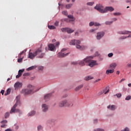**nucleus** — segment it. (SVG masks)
<instances>
[{
	"instance_id": "4468645a",
	"label": "nucleus",
	"mask_w": 131,
	"mask_h": 131,
	"mask_svg": "<svg viewBox=\"0 0 131 131\" xmlns=\"http://www.w3.org/2000/svg\"><path fill=\"white\" fill-rule=\"evenodd\" d=\"M68 19H64V21L66 22H71V21H74L75 19L74 17L72 15H70L68 16Z\"/></svg>"
},
{
	"instance_id": "3c124183",
	"label": "nucleus",
	"mask_w": 131,
	"mask_h": 131,
	"mask_svg": "<svg viewBox=\"0 0 131 131\" xmlns=\"http://www.w3.org/2000/svg\"><path fill=\"white\" fill-rule=\"evenodd\" d=\"M8 121L7 120H3L1 121V123H7Z\"/></svg>"
},
{
	"instance_id": "5701e85b",
	"label": "nucleus",
	"mask_w": 131,
	"mask_h": 131,
	"mask_svg": "<svg viewBox=\"0 0 131 131\" xmlns=\"http://www.w3.org/2000/svg\"><path fill=\"white\" fill-rule=\"evenodd\" d=\"M116 66H117V64H116V63H114L110 64V67L111 68H112V69H113V68H115Z\"/></svg>"
},
{
	"instance_id": "4be33fe9",
	"label": "nucleus",
	"mask_w": 131,
	"mask_h": 131,
	"mask_svg": "<svg viewBox=\"0 0 131 131\" xmlns=\"http://www.w3.org/2000/svg\"><path fill=\"white\" fill-rule=\"evenodd\" d=\"M113 72H114V70H107L106 71V74H109V73H113Z\"/></svg>"
},
{
	"instance_id": "338daca9",
	"label": "nucleus",
	"mask_w": 131,
	"mask_h": 131,
	"mask_svg": "<svg viewBox=\"0 0 131 131\" xmlns=\"http://www.w3.org/2000/svg\"><path fill=\"white\" fill-rule=\"evenodd\" d=\"M117 74H119V73H120V72L119 71H117Z\"/></svg>"
},
{
	"instance_id": "f03ea898",
	"label": "nucleus",
	"mask_w": 131,
	"mask_h": 131,
	"mask_svg": "<svg viewBox=\"0 0 131 131\" xmlns=\"http://www.w3.org/2000/svg\"><path fill=\"white\" fill-rule=\"evenodd\" d=\"M16 103L14 105V106L11 108V110L10 111V113H15V112H20L19 109H16L17 107V106L20 104V96H18L16 98Z\"/></svg>"
},
{
	"instance_id": "6e6552de",
	"label": "nucleus",
	"mask_w": 131,
	"mask_h": 131,
	"mask_svg": "<svg viewBox=\"0 0 131 131\" xmlns=\"http://www.w3.org/2000/svg\"><path fill=\"white\" fill-rule=\"evenodd\" d=\"M65 51H66V49H62L61 51V52L58 53L57 56L59 58H63L64 57H66V56H67L69 53H66L64 52Z\"/></svg>"
},
{
	"instance_id": "1a4fd4ad",
	"label": "nucleus",
	"mask_w": 131,
	"mask_h": 131,
	"mask_svg": "<svg viewBox=\"0 0 131 131\" xmlns=\"http://www.w3.org/2000/svg\"><path fill=\"white\" fill-rule=\"evenodd\" d=\"M90 61L91 59H90V57H87L83 60H81V61L79 62V64H80V66H84V65H85V63H88Z\"/></svg>"
},
{
	"instance_id": "b1692460",
	"label": "nucleus",
	"mask_w": 131,
	"mask_h": 131,
	"mask_svg": "<svg viewBox=\"0 0 131 131\" xmlns=\"http://www.w3.org/2000/svg\"><path fill=\"white\" fill-rule=\"evenodd\" d=\"M67 32L68 33H72V32H74V30L71 29V28H68Z\"/></svg>"
},
{
	"instance_id": "de8ad7c7",
	"label": "nucleus",
	"mask_w": 131,
	"mask_h": 131,
	"mask_svg": "<svg viewBox=\"0 0 131 131\" xmlns=\"http://www.w3.org/2000/svg\"><path fill=\"white\" fill-rule=\"evenodd\" d=\"M116 96H117V98H120V97H121V94H120V93L117 94H116Z\"/></svg>"
},
{
	"instance_id": "9d476101",
	"label": "nucleus",
	"mask_w": 131,
	"mask_h": 131,
	"mask_svg": "<svg viewBox=\"0 0 131 131\" xmlns=\"http://www.w3.org/2000/svg\"><path fill=\"white\" fill-rule=\"evenodd\" d=\"M88 58H89V59H90V62H88V63H89V66L90 67H94V66H95V65H96L97 62L96 61H94V60H92V59H93V57L92 56H89L88 57Z\"/></svg>"
},
{
	"instance_id": "2f4dec72",
	"label": "nucleus",
	"mask_w": 131,
	"mask_h": 131,
	"mask_svg": "<svg viewBox=\"0 0 131 131\" xmlns=\"http://www.w3.org/2000/svg\"><path fill=\"white\" fill-rule=\"evenodd\" d=\"M113 14L114 15V16H120L121 15V13H120V12H115L113 13Z\"/></svg>"
},
{
	"instance_id": "473e14b6",
	"label": "nucleus",
	"mask_w": 131,
	"mask_h": 131,
	"mask_svg": "<svg viewBox=\"0 0 131 131\" xmlns=\"http://www.w3.org/2000/svg\"><path fill=\"white\" fill-rule=\"evenodd\" d=\"M23 72H24V70H19L18 71V74H21V75H22V73H23Z\"/></svg>"
},
{
	"instance_id": "412c9836",
	"label": "nucleus",
	"mask_w": 131,
	"mask_h": 131,
	"mask_svg": "<svg viewBox=\"0 0 131 131\" xmlns=\"http://www.w3.org/2000/svg\"><path fill=\"white\" fill-rule=\"evenodd\" d=\"M35 68H36V66H31L29 68H28L27 70L28 71H30V70H33V69H35Z\"/></svg>"
},
{
	"instance_id": "a19ab883",
	"label": "nucleus",
	"mask_w": 131,
	"mask_h": 131,
	"mask_svg": "<svg viewBox=\"0 0 131 131\" xmlns=\"http://www.w3.org/2000/svg\"><path fill=\"white\" fill-rule=\"evenodd\" d=\"M22 61H23V58H20L18 59V60H17L18 63H21V62H22Z\"/></svg>"
},
{
	"instance_id": "774afa93",
	"label": "nucleus",
	"mask_w": 131,
	"mask_h": 131,
	"mask_svg": "<svg viewBox=\"0 0 131 131\" xmlns=\"http://www.w3.org/2000/svg\"><path fill=\"white\" fill-rule=\"evenodd\" d=\"M128 86H131V83L128 84Z\"/></svg>"
},
{
	"instance_id": "58836bf2",
	"label": "nucleus",
	"mask_w": 131,
	"mask_h": 131,
	"mask_svg": "<svg viewBox=\"0 0 131 131\" xmlns=\"http://www.w3.org/2000/svg\"><path fill=\"white\" fill-rule=\"evenodd\" d=\"M9 115H10V113H5V118L9 117Z\"/></svg>"
},
{
	"instance_id": "e2e57ef3",
	"label": "nucleus",
	"mask_w": 131,
	"mask_h": 131,
	"mask_svg": "<svg viewBox=\"0 0 131 131\" xmlns=\"http://www.w3.org/2000/svg\"><path fill=\"white\" fill-rule=\"evenodd\" d=\"M100 80H101V79H98L97 80H96V82H98V81H100Z\"/></svg>"
},
{
	"instance_id": "49530a36",
	"label": "nucleus",
	"mask_w": 131,
	"mask_h": 131,
	"mask_svg": "<svg viewBox=\"0 0 131 131\" xmlns=\"http://www.w3.org/2000/svg\"><path fill=\"white\" fill-rule=\"evenodd\" d=\"M54 25L55 26H59V21H55L54 23Z\"/></svg>"
},
{
	"instance_id": "37998d69",
	"label": "nucleus",
	"mask_w": 131,
	"mask_h": 131,
	"mask_svg": "<svg viewBox=\"0 0 131 131\" xmlns=\"http://www.w3.org/2000/svg\"><path fill=\"white\" fill-rule=\"evenodd\" d=\"M95 131H104V129L101 128H97L94 130Z\"/></svg>"
},
{
	"instance_id": "5fc2aeb1",
	"label": "nucleus",
	"mask_w": 131,
	"mask_h": 131,
	"mask_svg": "<svg viewBox=\"0 0 131 131\" xmlns=\"http://www.w3.org/2000/svg\"><path fill=\"white\" fill-rule=\"evenodd\" d=\"M98 122V120L97 119H95L94 120V123H97Z\"/></svg>"
},
{
	"instance_id": "f3484780",
	"label": "nucleus",
	"mask_w": 131,
	"mask_h": 131,
	"mask_svg": "<svg viewBox=\"0 0 131 131\" xmlns=\"http://www.w3.org/2000/svg\"><path fill=\"white\" fill-rule=\"evenodd\" d=\"M107 109H110V110H112V111H114L115 109H116V106L114 105H112L111 106L108 105L107 106Z\"/></svg>"
},
{
	"instance_id": "09e8293b",
	"label": "nucleus",
	"mask_w": 131,
	"mask_h": 131,
	"mask_svg": "<svg viewBox=\"0 0 131 131\" xmlns=\"http://www.w3.org/2000/svg\"><path fill=\"white\" fill-rule=\"evenodd\" d=\"M71 64H72L73 65H77L78 62H72Z\"/></svg>"
},
{
	"instance_id": "6e6d98bb",
	"label": "nucleus",
	"mask_w": 131,
	"mask_h": 131,
	"mask_svg": "<svg viewBox=\"0 0 131 131\" xmlns=\"http://www.w3.org/2000/svg\"><path fill=\"white\" fill-rule=\"evenodd\" d=\"M1 93L2 94V95H4V94H5V90H2Z\"/></svg>"
},
{
	"instance_id": "79ce46f5",
	"label": "nucleus",
	"mask_w": 131,
	"mask_h": 131,
	"mask_svg": "<svg viewBox=\"0 0 131 131\" xmlns=\"http://www.w3.org/2000/svg\"><path fill=\"white\" fill-rule=\"evenodd\" d=\"M38 69H39V70H43V67L39 66L38 67Z\"/></svg>"
},
{
	"instance_id": "423d86ee",
	"label": "nucleus",
	"mask_w": 131,
	"mask_h": 131,
	"mask_svg": "<svg viewBox=\"0 0 131 131\" xmlns=\"http://www.w3.org/2000/svg\"><path fill=\"white\" fill-rule=\"evenodd\" d=\"M40 53H41V50L39 49L37 50L36 52L34 53L30 52L29 53V58H30V59H33V58H34V57H35L36 55H38Z\"/></svg>"
},
{
	"instance_id": "f704fd0d",
	"label": "nucleus",
	"mask_w": 131,
	"mask_h": 131,
	"mask_svg": "<svg viewBox=\"0 0 131 131\" xmlns=\"http://www.w3.org/2000/svg\"><path fill=\"white\" fill-rule=\"evenodd\" d=\"M62 13L63 14V15H64L65 16H67V15H68V13L66 11H62Z\"/></svg>"
},
{
	"instance_id": "dca6fc26",
	"label": "nucleus",
	"mask_w": 131,
	"mask_h": 131,
	"mask_svg": "<svg viewBox=\"0 0 131 131\" xmlns=\"http://www.w3.org/2000/svg\"><path fill=\"white\" fill-rule=\"evenodd\" d=\"M49 51H53L55 50V45L54 44H49L48 45Z\"/></svg>"
},
{
	"instance_id": "0e129e2a",
	"label": "nucleus",
	"mask_w": 131,
	"mask_h": 131,
	"mask_svg": "<svg viewBox=\"0 0 131 131\" xmlns=\"http://www.w3.org/2000/svg\"><path fill=\"white\" fill-rule=\"evenodd\" d=\"M127 66L128 67H131V64L128 63Z\"/></svg>"
},
{
	"instance_id": "052dcab7",
	"label": "nucleus",
	"mask_w": 131,
	"mask_h": 131,
	"mask_svg": "<svg viewBox=\"0 0 131 131\" xmlns=\"http://www.w3.org/2000/svg\"><path fill=\"white\" fill-rule=\"evenodd\" d=\"M124 80H125V79H122L120 81V82H122V81H124Z\"/></svg>"
},
{
	"instance_id": "864d4df0",
	"label": "nucleus",
	"mask_w": 131,
	"mask_h": 131,
	"mask_svg": "<svg viewBox=\"0 0 131 131\" xmlns=\"http://www.w3.org/2000/svg\"><path fill=\"white\" fill-rule=\"evenodd\" d=\"M6 126H7L6 124H3L1 125V127H4V128H5Z\"/></svg>"
},
{
	"instance_id": "0eeeda50",
	"label": "nucleus",
	"mask_w": 131,
	"mask_h": 131,
	"mask_svg": "<svg viewBox=\"0 0 131 131\" xmlns=\"http://www.w3.org/2000/svg\"><path fill=\"white\" fill-rule=\"evenodd\" d=\"M118 33L119 34H129V35L127 37H121L120 39H125V38H126V37H131V33L129 31H121L118 32ZM130 33V34H129Z\"/></svg>"
},
{
	"instance_id": "a18cd8bd",
	"label": "nucleus",
	"mask_w": 131,
	"mask_h": 131,
	"mask_svg": "<svg viewBox=\"0 0 131 131\" xmlns=\"http://www.w3.org/2000/svg\"><path fill=\"white\" fill-rule=\"evenodd\" d=\"M23 54H24V51H22L21 53L18 55V58H21V55H23Z\"/></svg>"
},
{
	"instance_id": "8fccbe9b",
	"label": "nucleus",
	"mask_w": 131,
	"mask_h": 131,
	"mask_svg": "<svg viewBox=\"0 0 131 131\" xmlns=\"http://www.w3.org/2000/svg\"><path fill=\"white\" fill-rule=\"evenodd\" d=\"M22 75L20 74H18L17 75H16V78H19V77H20Z\"/></svg>"
},
{
	"instance_id": "c756f323",
	"label": "nucleus",
	"mask_w": 131,
	"mask_h": 131,
	"mask_svg": "<svg viewBox=\"0 0 131 131\" xmlns=\"http://www.w3.org/2000/svg\"><path fill=\"white\" fill-rule=\"evenodd\" d=\"M48 28L49 29H56V27H55L54 26L48 25Z\"/></svg>"
},
{
	"instance_id": "aec40b11",
	"label": "nucleus",
	"mask_w": 131,
	"mask_h": 131,
	"mask_svg": "<svg viewBox=\"0 0 131 131\" xmlns=\"http://www.w3.org/2000/svg\"><path fill=\"white\" fill-rule=\"evenodd\" d=\"M82 88H83V84H81L78 86H77L75 89V91H76V92H77V91H79V90H80L81 89H82Z\"/></svg>"
},
{
	"instance_id": "4c0bfd02",
	"label": "nucleus",
	"mask_w": 131,
	"mask_h": 131,
	"mask_svg": "<svg viewBox=\"0 0 131 131\" xmlns=\"http://www.w3.org/2000/svg\"><path fill=\"white\" fill-rule=\"evenodd\" d=\"M30 74L29 73H26L23 74V76H29Z\"/></svg>"
},
{
	"instance_id": "7c9ffc66",
	"label": "nucleus",
	"mask_w": 131,
	"mask_h": 131,
	"mask_svg": "<svg viewBox=\"0 0 131 131\" xmlns=\"http://www.w3.org/2000/svg\"><path fill=\"white\" fill-rule=\"evenodd\" d=\"M113 23V21H106L105 22V24L106 25H111V24H112Z\"/></svg>"
},
{
	"instance_id": "6ab92c4d",
	"label": "nucleus",
	"mask_w": 131,
	"mask_h": 131,
	"mask_svg": "<svg viewBox=\"0 0 131 131\" xmlns=\"http://www.w3.org/2000/svg\"><path fill=\"white\" fill-rule=\"evenodd\" d=\"M90 26H93V25H94V26H99L100 25V24L98 23H94V22H91L89 24Z\"/></svg>"
},
{
	"instance_id": "69168bd1",
	"label": "nucleus",
	"mask_w": 131,
	"mask_h": 131,
	"mask_svg": "<svg viewBox=\"0 0 131 131\" xmlns=\"http://www.w3.org/2000/svg\"><path fill=\"white\" fill-rule=\"evenodd\" d=\"M67 95H65L63 96V98H67Z\"/></svg>"
},
{
	"instance_id": "bf43d9fd",
	"label": "nucleus",
	"mask_w": 131,
	"mask_h": 131,
	"mask_svg": "<svg viewBox=\"0 0 131 131\" xmlns=\"http://www.w3.org/2000/svg\"><path fill=\"white\" fill-rule=\"evenodd\" d=\"M112 20H113V21H117V18H112Z\"/></svg>"
},
{
	"instance_id": "cd10ccee",
	"label": "nucleus",
	"mask_w": 131,
	"mask_h": 131,
	"mask_svg": "<svg viewBox=\"0 0 131 131\" xmlns=\"http://www.w3.org/2000/svg\"><path fill=\"white\" fill-rule=\"evenodd\" d=\"M73 5V4H68L66 5V9H70V8H71V7H72Z\"/></svg>"
},
{
	"instance_id": "c03bdc74",
	"label": "nucleus",
	"mask_w": 131,
	"mask_h": 131,
	"mask_svg": "<svg viewBox=\"0 0 131 131\" xmlns=\"http://www.w3.org/2000/svg\"><path fill=\"white\" fill-rule=\"evenodd\" d=\"M130 98H131V97L128 96L126 97L125 100L127 101H128V100H130Z\"/></svg>"
},
{
	"instance_id": "393cba45",
	"label": "nucleus",
	"mask_w": 131,
	"mask_h": 131,
	"mask_svg": "<svg viewBox=\"0 0 131 131\" xmlns=\"http://www.w3.org/2000/svg\"><path fill=\"white\" fill-rule=\"evenodd\" d=\"M93 78H94V77H93L92 76H87L85 78V80L88 81V80H90L91 79H93Z\"/></svg>"
},
{
	"instance_id": "f257e3e1",
	"label": "nucleus",
	"mask_w": 131,
	"mask_h": 131,
	"mask_svg": "<svg viewBox=\"0 0 131 131\" xmlns=\"http://www.w3.org/2000/svg\"><path fill=\"white\" fill-rule=\"evenodd\" d=\"M70 45H71V46H75L76 45V49H78L79 50H80L81 51H82V50H84V49L85 48V47H84V46H81L80 45V41L78 40H72L70 42Z\"/></svg>"
},
{
	"instance_id": "72a5a7b5",
	"label": "nucleus",
	"mask_w": 131,
	"mask_h": 131,
	"mask_svg": "<svg viewBox=\"0 0 131 131\" xmlns=\"http://www.w3.org/2000/svg\"><path fill=\"white\" fill-rule=\"evenodd\" d=\"M94 2H89L87 3L88 6H93L94 5Z\"/></svg>"
},
{
	"instance_id": "39448f33",
	"label": "nucleus",
	"mask_w": 131,
	"mask_h": 131,
	"mask_svg": "<svg viewBox=\"0 0 131 131\" xmlns=\"http://www.w3.org/2000/svg\"><path fill=\"white\" fill-rule=\"evenodd\" d=\"M94 8L98 11V12H100V13H104L105 12V9H104V7L102 4H97Z\"/></svg>"
},
{
	"instance_id": "bb28decb",
	"label": "nucleus",
	"mask_w": 131,
	"mask_h": 131,
	"mask_svg": "<svg viewBox=\"0 0 131 131\" xmlns=\"http://www.w3.org/2000/svg\"><path fill=\"white\" fill-rule=\"evenodd\" d=\"M35 114V112L32 111L30 113H29L28 116H33Z\"/></svg>"
},
{
	"instance_id": "a878e982",
	"label": "nucleus",
	"mask_w": 131,
	"mask_h": 131,
	"mask_svg": "<svg viewBox=\"0 0 131 131\" xmlns=\"http://www.w3.org/2000/svg\"><path fill=\"white\" fill-rule=\"evenodd\" d=\"M10 93H11V89H8L7 90L6 93L5 94V96H8V95H10Z\"/></svg>"
},
{
	"instance_id": "680f3d73",
	"label": "nucleus",
	"mask_w": 131,
	"mask_h": 131,
	"mask_svg": "<svg viewBox=\"0 0 131 131\" xmlns=\"http://www.w3.org/2000/svg\"><path fill=\"white\" fill-rule=\"evenodd\" d=\"M127 4H129V5H131V1H127Z\"/></svg>"
},
{
	"instance_id": "2eb2a0df",
	"label": "nucleus",
	"mask_w": 131,
	"mask_h": 131,
	"mask_svg": "<svg viewBox=\"0 0 131 131\" xmlns=\"http://www.w3.org/2000/svg\"><path fill=\"white\" fill-rule=\"evenodd\" d=\"M49 109V106L46 104H44L42 105V110L43 112H47V111Z\"/></svg>"
},
{
	"instance_id": "ea45409f",
	"label": "nucleus",
	"mask_w": 131,
	"mask_h": 131,
	"mask_svg": "<svg viewBox=\"0 0 131 131\" xmlns=\"http://www.w3.org/2000/svg\"><path fill=\"white\" fill-rule=\"evenodd\" d=\"M113 53H109L108 54V57L109 58H111V57H113Z\"/></svg>"
},
{
	"instance_id": "c9c22d12",
	"label": "nucleus",
	"mask_w": 131,
	"mask_h": 131,
	"mask_svg": "<svg viewBox=\"0 0 131 131\" xmlns=\"http://www.w3.org/2000/svg\"><path fill=\"white\" fill-rule=\"evenodd\" d=\"M44 56H45V53H41L40 54V56H38V58H40L41 59L42 58H43Z\"/></svg>"
},
{
	"instance_id": "603ef678",
	"label": "nucleus",
	"mask_w": 131,
	"mask_h": 131,
	"mask_svg": "<svg viewBox=\"0 0 131 131\" xmlns=\"http://www.w3.org/2000/svg\"><path fill=\"white\" fill-rule=\"evenodd\" d=\"M95 31H96V29H93L90 30V32H95Z\"/></svg>"
},
{
	"instance_id": "4d7b16f0",
	"label": "nucleus",
	"mask_w": 131,
	"mask_h": 131,
	"mask_svg": "<svg viewBox=\"0 0 131 131\" xmlns=\"http://www.w3.org/2000/svg\"><path fill=\"white\" fill-rule=\"evenodd\" d=\"M59 45H60V42H56V47H58Z\"/></svg>"
},
{
	"instance_id": "ddd939ff",
	"label": "nucleus",
	"mask_w": 131,
	"mask_h": 131,
	"mask_svg": "<svg viewBox=\"0 0 131 131\" xmlns=\"http://www.w3.org/2000/svg\"><path fill=\"white\" fill-rule=\"evenodd\" d=\"M114 9L112 7H106L104 9V13H107V12H113Z\"/></svg>"
},
{
	"instance_id": "f8f14e48",
	"label": "nucleus",
	"mask_w": 131,
	"mask_h": 131,
	"mask_svg": "<svg viewBox=\"0 0 131 131\" xmlns=\"http://www.w3.org/2000/svg\"><path fill=\"white\" fill-rule=\"evenodd\" d=\"M23 84L21 82H17L14 84V89L15 90H18L20 88H22Z\"/></svg>"
},
{
	"instance_id": "e433bc0d",
	"label": "nucleus",
	"mask_w": 131,
	"mask_h": 131,
	"mask_svg": "<svg viewBox=\"0 0 131 131\" xmlns=\"http://www.w3.org/2000/svg\"><path fill=\"white\" fill-rule=\"evenodd\" d=\"M37 129L38 131L40 130V129H42V127L40 125L37 126Z\"/></svg>"
},
{
	"instance_id": "20e7f679",
	"label": "nucleus",
	"mask_w": 131,
	"mask_h": 131,
	"mask_svg": "<svg viewBox=\"0 0 131 131\" xmlns=\"http://www.w3.org/2000/svg\"><path fill=\"white\" fill-rule=\"evenodd\" d=\"M58 106L61 107H64V106H66L67 107L71 106V107H72V106H73V104H72V102L69 100H64L60 101L58 103Z\"/></svg>"
},
{
	"instance_id": "7ed1b4c3",
	"label": "nucleus",
	"mask_w": 131,
	"mask_h": 131,
	"mask_svg": "<svg viewBox=\"0 0 131 131\" xmlns=\"http://www.w3.org/2000/svg\"><path fill=\"white\" fill-rule=\"evenodd\" d=\"M28 88V89L23 90L21 91V94H24V95H29V94H33V93H35V92L33 91L34 86L31 85H29Z\"/></svg>"
},
{
	"instance_id": "c85d7f7f",
	"label": "nucleus",
	"mask_w": 131,
	"mask_h": 131,
	"mask_svg": "<svg viewBox=\"0 0 131 131\" xmlns=\"http://www.w3.org/2000/svg\"><path fill=\"white\" fill-rule=\"evenodd\" d=\"M68 29V28H63L61 29V31L62 32H67Z\"/></svg>"
},
{
	"instance_id": "9b49d317",
	"label": "nucleus",
	"mask_w": 131,
	"mask_h": 131,
	"mask_svg": "<svg viewBox=\"0 0 131 131\" xmlns=\"http://www.w3.org/2000/svg\"><path fill=\"white\" fill-rule=\"evenodd\" d=\"M104 35H105V33H104V32H98L96 36L97 39H101Z\"/></svg>"
},
{
	"instance_id": "a211bd4d",
	"label": "nucleus",
	"mask_w": 131,
	"mask_h": 131,
	"mask_svg": "<svg viewBox=\"0 0 131 131\" xmlns=\"http://www.w3.org/2000/svg\"><path fill=\"white\" fill-rule=\"evenodd\" d=\"M51 96H52V94H48L44 96V99L46 100V101H48L50 98H51Z\"/></svg>"
},
{
	"instance_id": "13d9d810",
	"label": "nucleus",
	"mask_w": 131,
	"mask_h": 131,
	"mask_svg": "<svg viewBox=\"0 0 131 131\" xmlns=\"http://www.w3.org/2000/svg\"><path fill=\"white\" fill-rule=\"evenodd\" d=\"M109 93V89H108L105 93L104 94L106 95V94H108Z\"/></svg>"
}]
</instances>
